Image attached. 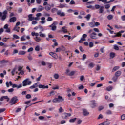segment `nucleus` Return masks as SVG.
I'll return each instance as SVG.
<instances>
[{
  "label": "nucleus",
  "mask_w": 125,
  "mask_h": 125,
  "mask_svg": "<svg viewBox=\"0 0 125 125\" xmlns=\"http://www.w3.org/2000/svg\"><path fill=\"white\" fill-rule=\"evenodd\" d=\"M41 20H42V21H40V24H42V25H43V24H45L46 21L45 17L41 18Z\"/></svg>",
  "instance_id": "nucleus-18"
},
{
  "label": "nucleus",
  "mask_w": 125,
  "mask_h": 125,
  "mask_svg": "<svg viewBox=\"0 0 125 125\" xmlns=\"http://www.w3.org/2000/svg\"><path fill=\"white\" fill-rule=\"evenodd\" d=\"M93 31H94V32L96 33H99V29H98V28H93Z\"/></svg>",
  "instance_id": "nucleus-58"
},
{
  "label": "nucleus",
  "mask_w": 125,
  "mask_h": 125,
  "mask_svg": "<svg viewBox=\"0 0 125 125\" xmlns=\"http://www.w3.org/2000/svg\"><path fill=\"white\" fill-rule=\"evenodd\" d=\"M61 49L62 51H65L66 50V48H65L64 46H62L61 47Z\"/></svg>",
  "instance_id": "nucleus-51"
},
{
  "label": "nucleus",
  "mask_w": 125,
  "mask_h": 125,
  "mask_svg": "<svg viewBox=\"0 0 125 125\" xmlns=\"http://www.w3.org/2000/svg\"><path fill=\"white\" fill-rule=\"evenodd\" d=\"M3 97L4 98V99H7V101L8 102L9 101V98H8V96H3Z\"/></svg>",
  "instance_id": "nucleus-57"
},
{
  "label": "nucleus",
  "mask_w": 125,
  "mask_h": 125,
  "mask_svg": "<svg viewBox=\"0 0 125 125\" xmlns=\"http://www.w3.org/2000/svg\"><path fill=\"white\" fill-rule=\"evenodd\" d=\"M54 79H55L56 80H57V79L59 78V75H58V74H55L54 75Z\"/></svg>",
  "instance_id": "nucleus-41"
},
{
  "label": "nucleus",
  "mask_w": 125,
  "mask_h": 125,
  "mask_svg": "<svg viewBox=\"0 0 125 125\" xmlns=\"http://www.w3.org/2000/svg\"><path fill=\"white\" fill-rule=\"evenodd\" d=\"M39 88H42V89H45V88L48 89V85L39 84L38 85Z\"/></svg>",
  "instance_id": "nucleus-10"
},
{
  "label": "nucleus",
  "mask_w": 125,
  "mask_h": 125,
  "mask_svg": "<svg viewBox=\"0 0 125 125\" xmlns=\"http://www.w3.org/2000/svg\"><path fill=\"white\" fill-rule=\"evenodd\" d=\"M110 124H111L110 121H108V119H106V121L103 122L98 124V125H110Z\"/></svg>",
  "instance_id": "nucleus-9"
},
{
  "label": "nucleus",
  "mask_w": 125,
  "mask_h": 125,
  "mask_svg": "<svg viewBox=\"0 0 125 125\" xmlns=\"http://www.w3.org/2000/svg\"><path fill=\"white\" fill-rule=\"evenodd\" d=\"M90 17H91V15L88 14L85 17V18H86L87 19V20L88 21V20H89V19H90Z\"/></svg>",
  "instance_id": "nucleus-38"
},
{
  "label": "nucleus",
  "mask_w": 125,
  "mask_h": 125,
  "mask_svg": "<svg viewBox=\"0 0 125 125\" xmlns=\"http://www.w3.org/2000/svg\"><path fill=\"white\" fill-rule=\"evenodd\" d=\"M90 103L92 108H95V107H96V103H95V100L91 101Z\"/></svg>",
  "instance_id": "nucleus-12"
},
{
  "label": "nucleus",
  "mask_w": 125,
  "mask_h": 125,
  "mask_svg": "<svg viewBox=\"0 0 125 125\" xmlns=\"http://www.w3.org/2000/svg\"><path fill=\"white\" fill-rule=\"evenodd\" d=\"M121 120H125V115L123 114L121 116Z\"/></svg>",
  "instance_id": "nucleus-64"
},
{
  "label": "nucleus",
  "mask_w": 125,
  "mask_h": 125,
  "mask_svg": "<svg viewBox=\"0 0 125 125\" xmlns=\"http://www.w3.org/2000/svg\"><path fill=\"white\" fill-rule=\"evenodd\" d=\"M52 89H53V90H55L56 89H59V86L57 85L55 87H53Z\"/></svg>",
  "instance_id": "nucleus-55"
},
{
  "label": "nucleus",
  "mask_w": 125,
  "mask_h": 125,
  "mask_svg": "<svg viewBox=\"0 0 125 125\" xmlns=\"http://www.w3.org/2000/svg\"><path fill=\"white\" fill-rule=\"evenodd\" d=\"M26 35H23L21 38V42H24L26 40Z\"/></svg>",
  "instance_id": "nucleus-34"
},
{
  "label": "nucleus",
  "mask_w": 125,
  "mask_h": 125,
  "mask_svg": "<svg viewBox=\"0 0 125 125\" xmlns=\"http://www.w3.org/2000/svg\"><path fill=\"white\" fill-rule=\"evenodd\" d=\"M71 114L70 113H64L62 114V119H64V120L66 119H68L69 117H71Z\"/></svg>",
  "instance_id": "nucleus-7"
},
{
  "label": "nucleus",
  "mask_w": 125,
  "mask_h": 125,
  "mask_svg": "<svg viewBox=\"0 0 125 125\" xmlns=\"http://www.w3.org/2000/svg\"><path fill=\"white\" fill-rule=\"evenodd\" d=\"M20 29V27L17 26L16 25L15 26V27L13 28V31H15L16 32H19V30Z\"/></svg>",
  "instance_id": "nucleus-28"
},
{
  "label": "nucleus",
  "mask_w": 125,
  "mask_h": 125,
  "mask_svg": "<svg viewBox=\"0 0 125 125\" xmlns=\"http://www.w3.org/2000/svg\"><path fill=\"white\" fill-rule=\"evenodd\" d=\"M103 8H104V7L103 6H102L100 7V9H99V13H103L104 10Z\"/></svg>",
  "instance_id": "nucleus-36"
},
{
  "label": "nucleus",
  "mask_w": 125,
  "mask_h": 125,
  "mask_svg": "<svg viewBox=\"0 0 125 125\" xmlns=\"http://www.w3.org/2000/svg\"><path fill=\"white\" fill-rule=\"evenodd\" d=\"M39 36L41 38H45V37H46V35L44 33H42V31L39 32Z\"/></svg>",
  "instance_id": "nucleus-23"
},
{
  "label": "nucleus",
  "mask_w": 125,
  "mask_h": 125,
  "mask_svg": "<svg viewBox=\"0 0 125 125\" xmlns=\"http://www.w3.org/2000/svg\"><path fill=\"white\" fill-rule=\"evenodd\" d=\"M121 74L122 72H121V71H117L115 74V77H120Z\"/></svg>",
  "instance_id": "nucleus-26"
},
{
  "label": "nucleus",
  "mask_w": 125,
  "mask_h": 125,
  "mask_svg": "<svg viewBox=\"0 0 125 125\" xmlns=\"http://www.w3.org/2000/svg\"><path fill=\"white\" fill-rule=\"evenodd\" d=\"M17 101H18V99H17V97H13L10 101L11 105H14L15 103H17Z\"/></svg>",
  "instance_id": "nucleus-5"
},
{
  "label": "nucleus",
  "mask_w": 125,
  "mask_h": 125,
  "mask_svg": "<svg viewBox=\"0 0 125 125\" xmlns=\"http://www.w3.org/2000/svg\"><path fill=\"white\" fill-rule=\"evenodd\" d=\"M56 92L55 91L52 90L49 93V96H52L53 95H55Z\"/></svg>",
  "instance_id": "nucleus-31"
},
{
  "label": "nucleus",
  "mask_w": 125,
  "mask_h": 125,
  "mask_svg": "<svg viewBox=\"0 0 125 125\" xmlns=\"http://www.w3.org/2000/svg\"><path fill=\"white\" fill-rule=\"evenodd\" d=\"M32 81H29V79L27 78L22 82V86H27V85H31Z\"/></svg>",
  "instance_id": "nucleus-3"
},
{
  "label": "nucleus",
  "mask_w": 125,
  "mask_h": 125,
  "mask_svg": "<svg viewBox=\"0 0 125 125\" xmlns=\"http://www.w3.org/2000/svg\"><path fill=\"white\" fill-rule=\"evenodd\" d=\"M113 89V87L112 86H108L106 87V90L107 91H111Z\"/></svg>",
  "instance_id": "nucleus-40"
},
{
  "label": "nucleus",
  "mask_w": 125,
  "mask_h": 125,
  "mask_svg": "<svg viewBox=\"0 0 125 125\" xmlns=\"http://www.w3.org/2000/svg\"><path fill=\"white\" fill-rule=\"evenodd\" d=\"M16 21V17H12L9 19V22L10 23H14Z\"/></svg>",
  "instance_id": "nucleus-19"
},
{
  "label": "nucleus",
  "mask_w": 125,
  "mask_h": 125,
  "mask_svg": "<svg viewBox=\"0 0 125 125\" xmlns=\"http://www.w3.org/2000/svg\"><path fill=\"white\" fill-rule=\"evenodd\" d=\"M61 31H59V33H60V32H63V33H68V30H67V29H66V26H63L62 27Z\"/></svg>",
  "instance_id": "nucleus-16"
},
{
  "label": "nucleus",
  "mask_w": 125,
  "mask_h": 125,
  "mask_svg": "<svg viewBox=\"0 0 125 125\" xmlns=\"http://www.w3.org/2000/svg\"><path fill=\"white\" fill-rule=\"evenodd\" d=\"M38 36H40V34H39V33H35L36 37L34 38V40L36 41V42H38L42 41L41 37H38Z\"/></svg>",
  "instance_id": "nucleus-6"
},
{
  "label": "nucleus",
  "mask_w": 125,
  "mask_h": 125,
  "mask_svg": "<svg viewBox=\"0 0 125 125\" xmlns=\"http://www.w3.org/2000/svg\"><path fill=\"white\" fill-rule=\"evenodd\" d=\"M76 120H77V118H74L70 119L69 122L70 123H75V122H76Z\"/></svg>",
  "instance_id": "nucleus-37"
},
{
  "label": "nucleus",
  "mask_w": 125,
  "mask_h": 125,
  "mask_svg": "<svg viewBox=\"0 0 125 125\" xmlns=\"http://www.w3.org/2000/svg\"><path fill=\"white\" fill-rule=\"evenodd\" d=\"M6 87H9V86H12L13 88H17V89H19V88H21V87H22V84H19V85H17L16 84H13L12 83V82L10 81L9 82H8V81H7L6 82Z\"/></svg>",
  "instance_id": "nucleus-1"
},
{
  "label": "nucleus",
  "mask_w": 125,
  "mask_h": 125,
  "mask_svg": "<svg viewBox=\"0 0 125 125\" xmlns=\"http://www.w3.org/2000/svg\"><path fill=\"white\" fill-rule=\"evenodd\" d=\"M122 21H125V15L121 16Z\"/></svg>",
  "instance_id": "nucleus-63"
},
{
  "label": "nucleus",
  "mask_w": 125,
  "mask_h": 125,
  "mask_svg": "<svg viewBox=\"0 0 125 125\" xmlns=\"http://www.w3.org/2000/svg\"><path fill=\"white\" fill-rule=\"evenodd\" d=\"M123 33H125V31L121 30L116 34L115 37H121L122 36V34H123Z\"/></svg>",
  "instance_id": "nucleus-17"
},
{
  "label": "nucleus",
  "mask_w": 125,
  "mask_h": 125,
  "mask_svg": "<svg viewBox=\"0 0 125 125\" xmlns=\"http://www.w3.org/2000/svg\"><path fill=\"white\" fill-rule=\"evenodd\" d=\"M117 80H118V77L114 76L112 78V80L113 82H117Z\"/></svg>",
  "instance_id": "nucleus-48"
},
{
  "label": "nucleus",
  "mask_w": 125,
  "mask_h": 125,
  "mask_svg": "<svg viewBox=\"0 0 125 125\" xmlns=\"http://www.w3.org/2000/svg\"><path fill=\"white\" fill-rule=\"evenodd\" d=\"M67 4H61L58 7L59 8H64L65 7H66Z\"/></svg>",
  "instance_id": "nucleus-30"
},
{
  "label": "nucleus",
  "mask_w": 125,
  "mask_h": 125,
  "mask_svg": "<svg viewBox=\"0 0 125 125\" xmlns=\"http://www.w3.org/2000/svg\"><path fill=\"white\" fill-rule=\"evenodd\" d=\"M49 55H50L51 56H52L53 58H54L55 59H57V58H58V56H57V54L52 52H50L49 53Z\"/></svg>",
  "instance_id": "nucleus-8"
},
{
  "label": "nucleus",
  "mask_w": 125,
  "mask_h": 125,
  "mask_svg": "<svg viewBox=\"0 0 125 125\" xmlns=\"http://www.w3.org/2000/svg\"><path fill=\"white\" fill-rule=\"evenodd\" d=\"M49 27L50 28H51L52 31H55V30H56V28H57L56 25H53L52 24L49 25Z\"/></svg>",
  "instance_id": "nucleus-22"
},
{
  "label": "nucleus",
  "mask_w": 125,
  "mask_h": 125,
  "mask_svg": "<svg viewBox=\"0 0 125 125\" xmlns=\"http://www.w3.org/2000/svg\"><path fill=\"white\" fill-rule=\"evenodd\" d=\"M5 108H1L0 109V114H1V113H3L5 111Z\"/></svg>",
  "instance_id": "nucleus-59"
},
{
  "label": "nucleus",
  "mask_w": 125,
  "mask_h": 125,
  "mask_svg": "<svg viewBox=\"0 0 125 125\" xmlns=\"http://www.w3.org/2000/svg\"><path fill=\"white\" fill-rule=\"evenodd\" d=\"M99 1H102V2H104V3H108V1H107V0H98Z\"/></svg>",
  "instance_id": "nucleus-45"
},
{
  "label": "nucleus",
  "mask_w": 125,
  "mask_h": 125,
  "mask_svg": "<svg viewBox=\"0 0 125 125\" xmlns=\"http://www.w3.org/2000/svg\"><path fill=\"white\" fill-rule=\"evenodd\" d=\"M89 37L91 39H92L93 40H97V39H98V37H97L96 33H95V32H93L92 33H90L89 34Z\"/></svg>",
  "instance_id": "nucleus-4"
},
{
  "label": "nucleus",
  "mask_w": 125,
  "mask_h": 125,
  "mask_svg": "<svg viewBox=\"0 0 125 125\" xmlns=\"http://www.w3.org/2000/svg\"><path fill=\"white\" fill-rule=\"evenodd\" d=\"M45 9L46 10V11H49V10H50L51 9V5L50 4H47L45 7Z\"/></svg>",
  "instance_id": "nucleus-20"
},
{
  "label": "nucleus",
  "mask_w": 125,
  "mask_h": 125,
  "mask_svg": "<svg viewBox=\"0 0 125 125\" xmlns=\"http://www.w3.org/2000/svg\"><path fill=\"white\" fill-rule=\"evenodd\" d=\"M32 97V96L30 94H27L26 95V99H30Z\"/></svg>",
  "instance_id": "nucleus-47"
},
{
  "label": "nucleus",
  "mask_w": 125,
  "mask_h": 125,
  "mask_svg": "<svg viewBox=\"0 0 125 125\" xmlns=\"http://www.w3.org/2000/svg\"><path fill=\"white\" fill-rule=\"evenodd\" d=\"M83 112L84 116H88V115H89V112L87 111V110H86V109H83Z\"/></svg>",
  "instance_id": "nucleus-14"
},
{
  "label": "nucleus",
  "mask_w": 125,
  "mask_h": 125,
  "mask_svg": "<svg viewBox=\"0 0 125 125\" xmlns=\"http://www.w3.org/2000/svg\"><path fill=\"white\" fill-rule=\"evenodd\" d=\"M28 21H33L34 20V17H33V14H32L28 15Z\"/></svg>",
  "instance_id": "nucleus-15"
},
{
  "label": "nucleus",
  "mask_w": 125,
  "mask_h": 125,
  "mask_svg": "<svg viewBox=\"0 0 125 125\" xmlns=\"http://www.w3.org/2000/svg\"><path fill=\"white\" fill-rule=\"evenodd\" d=\"M7 16V11L4 10L3 12H0V20L1 21H4L5 19H6V17Z\"/></svg>",
  "instance_id": "nucleus-2"
},
{
  "label": "nucleus",
  "mask_w": 125,
  "mask_h": 125,
  "mask_svg": "<svg viewBox=\"0 0 125 125\" xmlns=\"http://www.w3.org/2000/svg\"><path fill=\"white\" fill-rule=\"evenodd\" d=\"M36 24H38V21H32V25H36Z\"/></svg>",
  "instance_id": "nucleus-56"
},
{
  "label": "nucleus",
  "mask_w": 125,
  "mask_h": 125,
  "mask_svg": "<svg viewBox=\"0 0 125 125\" xmlns=\"http://www.w3.org/2000/svg\"><path fill=\"white\" fill-rule=\"evenodd\" d=\"M44 9V8L42 7V5H40L36 9L37 12H41V11H42Z\"/></svg>",
  "instance_id": "nucleus-11"
},
{
  "label": "nucleus",
  "mask_w": 125,
  "mask_h": 125,
  "mask_svg": "<svg viewBox=\"0 0 125 125\" xmlns=\"http://www.w3.org/2000/svg\"><path fill=\"white\" fill-rule=\"evenodd\" d=\"M13 39H20V37H19V36H18L16 34H14L13 35Z\"/></svg>",
  "instance_id": "nucleus-44"
},
{
  "label": "nucleus",
  "mask_w": 125,
  "mask_h": 125,
  "mask_svg": "<svg viewBox=\"0 0 125 125\" xmlns=\"http://www.w3.org/2000/svg\"><path fill=\"white\" fill-rule=\"evenodd\" d=\"M106 115H112V111H111L110 110H108L106 111Z\"/></svg>",
  "instance_id": "nucleus-46"
},
{
  "label": "nucleus",
  "mask_w": 125,
  "mask_h": 125,
  "mask_svg": "<svg viewBox=\"0 0 125 125\" xmlns=\"http://www.w3.org/2000/svg\"><path fill=\"white\" fill-rule=\"evenodd\" d=\"M53 102L54 103H58V98H54L53 100Z\"/></svg>",
  "instance_id": "nucleus-49"
},
{
  "label": "nucleus",
  "mask_w": 125,
  "mask_h": 125,
  "mask_svg": "<svg viewBox=\"0 0 125 125\" xmlns=\"http://www.w3.org/2000/svg\"><path fill=\"white\" fill-rule=\"evenodd\" d=\"M87 37V35L84 34L82 35V37L81 38V40H82L83 42H84L85 41V38Z\"/></svg>",
  "instance_id": "nucleus-25"
},
{
  "label": "nucleus",
  "mask_w": 125,
  "mask_h": 125,
  "mask_svg": "<svg viewBox=\"0 0 125 125\" xmlns=\"http://www.w3.org/2000/svg\"><path fill=\"white\" fill-rule=\"evenodd\" d=\"M14 91V89H13V88L9 89L8 90V92H9V93L13 92Z\"/></svg>",
  "instance_id": "nucleus-53"
},
{
  "label": "nucleus",
  "mask_w": 125,
  "mask_h": 125,
  "mask_svg": "<svg viewBox=\"0 0 125 125\" xmlns=\"http://www.w3.org/2000/svg\"><path fill=\"white\" fill-rule=\"evenodd\" d=\"M110 59H113L116 56V54L114 52H111L109 54Z\"/></svg>",
  "instance_id": "nucleus-24"
},
{
  "label": "nucleus",
  "mask_w": 125,
  "mask_h": 125,
  "mask_svg": "<svg viewBox=\"0 0 125 125\" xmlns=\"http://www.w3.org/2000/svg\"><path fill=\"white\" fill-rule=\"evenodd\" d=\"M1 64H4V63H8V60H3L0 61Z\"/></svg>",
  "instance_id": "nucleus-39"
},
{
  "label": "nucleus",
  "mask_w": 125,
  "mask_h": 125,
  "mask_svg": "<svg viewBox=\"0 0 125 125\" xmlns=\"http://www.w3.org/2000/svg\"><path fill=\"white\" fill-rule=\"evenodd\" d=\"M114 27L115 28V29H122V28H123V27H122V25H115Z\"/></svg>",
  "instance_id": "nucleus-35"
},
{
  "label": "nucleus",
  "mask_w": 125,
  "mask_h": 125,
  "mask_svg": "<svg viewBox=\"0 0 125 125\" xmlns=\"http://www.w3.org/2000/svg\"><path fill=\"white\" fill-rule=\"evenodd\" d=\"M114 48L115 50H119V46H118L117 45H114Z\"/></svg>",
  "instance_id": "nucleus-54"
},
{
  "label": "nucleus",
  "mask_w": 125,
  "mask_h": 125,
  "mask_svg": "<svg viewBox=\"0 0 125 125\" xmlns=\"http://www.w3.org/2000/svg\"><path fill=\"white\" fill-rule=\"evenodd\" d=\"M35 50L36 51H40V46L37 45L35 47Z\"/></svg>",
  "instance_id": "nucleus-50"
},
{
  "label": "nucleus",
  "mask_w": 125,
  "mask_h": 125,
  "mask_svg": "<svg viewBox=\"0 0 125 125\" xmlns=\"http://www.w3.org/2000/svg\"><path fill=\"white\" fill-rule=\"evenodd\" d=\"M88 24L91 28H94L95 27V22H89Z\"/></svg>",
  "instance_id": "nucleus-21"
},
{
  "label": "nucleus",
  "mask_w": 125,
  "mask_h": 125,
  "mask_svg": "<svg viewBox=\"0 0 125 125\" xmlns=\"http://www.w3.org/2000/svg\"><path fill=\"white\" fill-rule=\"evenodd\" d=\"M95 7L96 9H99V8H100V7H100V5H99L96 4L95 5Z\"/></svg>",
  "instance_id": "nucleus-61"
},
{
  "label": "nucleus",
  "mask_w": 125,
  "mask_h": 125,
  "mask_svg": "<svg viewBox=\"0 0 125 125\" xmlns=\"http://www.w3.org/2000/svg\"><path fill=\"white\" fill-rule=\"evenodd\" d=\"M61 50V47L57 48L56 49V52H60V51Z\"/></svg>",
  "instance_id": "nucleus-60"
},
{
  "label": "nucleus",
  "mask_w": 125,
  "mask_h": 125,
  "mask_svg": "<svg viewBox=\"0 0 125 125\" xmlns=\"http://www.w3.org/2000/svg\"><path fill=\"white\" fill-rule=\"evenodd\" d=\"M53 20V19L51 17H48L47 19V21L48 22H50V21H52Z\"/></svg>",
  "instance_id": "nucleus-43"
},
{
  "label": "nucleus",
  "mask_w": 125,
  "mask_h": 125,
  "mask_svg": "<svg viewBox=\"0 0 125 125\" xmlns=\"http://www.w3.org/2000/svg\"><path fill=\"white\" fill-rule=\"evenodd\" d=\"M19 55H25L26 54V51H20L18 52Z\"/></svg>",
  "instance_id": "nucleus-27"
},
{
  "label": "nucleus",
  "mask_w": 125,
  "mask_h": 125,
  "mask_svg": "<svg viewBox=\"0 0 125 125\" xmlns=\"http://www.w3.org/2000/svg\"><path fill=\"white\" fill-rule=\"evenodd\" d=\"M104 109V106H100L98 107V110L99 111H101Z\"/></svg>",
  "instance_id": "nucleus-52"
},
{
  "label": "nucleus",
  "mask_w": 125,
  "mask_h": 125,
  "mask_svg": "<svg viewBox=\"0 0 125 125\" xmlns=\"http://www.w3.org/2000/svg\"><path fill=\"white\" fill-rule=\"evenodd\" d=\"M89 47H93V42H90L89 44Z\"/></svg>",
  "instance_id": "nucleus-62"
},
{
  "label": "nucleus",
  "mask_w": 125,
  "mask_h": 125,
  "mask_svg": "<svg viewBox=\"0 0 125 125\" xmlns=\"http://www.w3.org/2000/svg\"><path fill=\"white\" fill-rule=\"evenodd\" d=\"M107 19H108V20H112V19H113V15H109L107 16Z\"/></svg>",
  "instance_id": "nucleus-42"
},
{
  "label": "nucleus",
  "mask_w": 125,
  "mask_h": 125,
  "mask_svg": "<svg viewBox=\"0 0 125 125\" xmlns=\"http://www.w3.org/2000/svg\"><path fill=\"white\" fill-rule=\"evenodd\" d=\"M120 69V66H115L112 69V72H116V71H118Z\"/></svg>",
  "instance_id": "nucleus-33"
},
{
  "label": "nucleus",
  "mask_w": 125,
  "mask_h": 125,
  "mask_svg": "<svg viewBox=\"0 0 125 125\" xmlns=\"http://www.w3.org/2000/svg\"><path fill=\"white\" fill-rule=\"evenodd\" d=\"M39 29L40 30L41 32H43L45 30L44 28H43L42 25H39Z\"/></svg>",
  "instance_id": "nucleus-29"
},
{
  "label": "nucleus",
  "mask_w": 125,
  "mask_h": 125,
  "mask_svg": "<svg viewBox=\"0 0 125 125\" xmlns=\"http://www.w3.org/2000/svg\"><path fill=\"white\" fill-rule=\"evenodd\" d=\"M57 98H58V103L60 102H63V101H64V98H63V97L61 96H58Z\"/></svg>",
  "instance_id": "nucleus-13"
},
{
  "label": "nucleus",
  "mask_w": 125,
  "mask_h": 125,
  "mask_svg": "<svg viewBox=\"0 0 125 125\" xmlns=\"http://www.w3.org/2000/svg\"><path fill=\"white\" fill-rule=\"evenodd\" d=\"M94 66H95V64H94V63H93L92 62H91L89 64L88 67L91 68V69H92V68H93V67H94Z\"/></svg>",
  "instance_id": "nucleus-32"
}]
</instances>
